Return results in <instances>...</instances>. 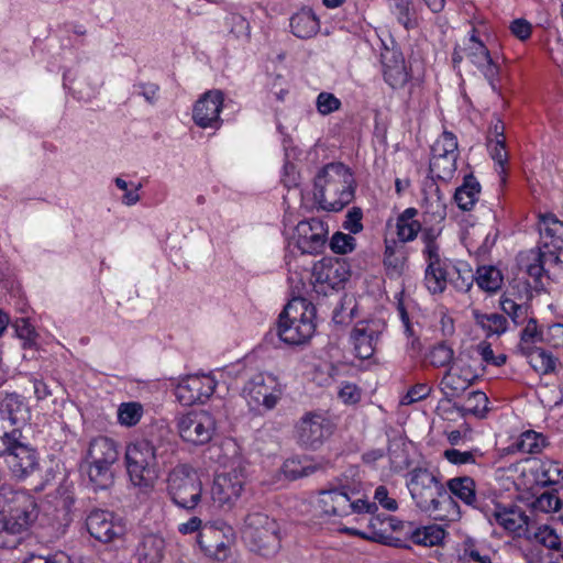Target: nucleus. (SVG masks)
<instances>
[{
  "label": "nucleus",
  "mask_w": 563,
  "mask_h": 563,
  "mask_svg": "<svg viewBox=\"0 0 563 563\" xmlns=\"http://www.w3.org/2000/svg\"><path fill=\"white\" fill-rule=\"evenodd\" d=\"M14 330L19 339L23 341V346L31 347L36 343L37 333L35 328L30 323L26 318H19L15 320Z\"/></svg>",
  "instance_id": "nucleus-52"
},
{
  "label": "nucleus",
  "mask_w": 563,
  "mask_h": 563,
  "mask_svg": "<svg viewBox=\"0 0 563 563\" xmlns=\"http://www.w3.org/2000/svg\"><path fill=\"white\" fill-rule=\"evenodd\" d=\"M341 106V100L331 92L322 91L318 95L316 100L317 110L322 115L338 111Z\"/></svg>",
  "instance_id": "nucleus-55"
},
{
  "label": "nucleus",
  "mask_w": 563,
  "mask_h": 563,
  "mask_svg": "<svg viewBox=\"0 0 563 563\" xmlns=\"http://www.w3.org/2000/svg\"><path fill=\"white\" fill-rule=\"evenodd\" d=\"M119 460L118 443L108 437L93 438L88 445L86 462L114 464Z\"/></svg>",
  "instance_id": "nucleus-28"
},
{
  "label": "nucleus",
  "mask_w": 563,
  "mask_h": 563,
  "mask_svg": "<svg viewBox=\"0 0 563 563\" xmlns=\"http://www.w3.org/2000/svg\"><path fill=\"white\" fill-rule=\"evenodd\" d=\"M158 90L159 86L154 82H136L133 85V93L142 96L151 104L157 101Z\"/></svg>",
  "instance_id": "nucleus-62"
},
{
  "label": "nucleus",
  "mask_w": 563,
  "mask_h": 563,
  "mask_svg": "<svg viewBox=\"0 0 563 563\" xmlns=\"http://www.w3.org/2000/svg\"><path fill=\"white\" fill-rule=\"evenodd\" d=\"M522 354L528 357L530 365L538 373L549 374L555 369L556 358L541 347L528 346Z\"/></svg>",
  "instance_id": "nucleus-40"
},
{
  "label": "nucleus",
  "mask_w": 563,
  "mask_h": 563,
  "mask_svg": "<svg viewBox=\"0 0 563 563\" xmlns=\"http://www.w3.org/2000/svg\"><path fill=\"white\" fill-rule=\"evenodd\" d=\"M87 530L96 540L108 543L125 533L121 518L108 510L95 509L86 519Z\"/></svg>",
  "instance_id": "nucleus-17"
},
{
  "label": "nucleus",
  "mask_w": 563,
  "mask_h": 563,
  "mask_svg": "<svg viewBox=\"0 0 563 563\" xmlns=\"http://www.w3.org/2000/svg\"><path fill=\"white\" fill-rule=\"evenodd\" d=\"M195 511L196 515L178 525L177 531L183 536L197 533V542L201 550L205 553L214 554L213 544L210 543L209 538L211 536L218 537L220 531L208 519L203 504L199 505Z\"/></svg>",
  "instance_id": "nucleus-21"
},
{
  "label": "nucleus",
  "mask_w": 563,
  "mask_h": 563,
  "mask_svg": "<svg viewBox=\"0 0 563 563\" xmlns=\"http://www.w3.org/2000/svg\"><path fill=\"white\" fill-rule=\"evenodd\" d=\"M180 438L192 445H203L211 441L216 432V419L207 410H192L176 418Z\"/></svg>",
  "instance_id": "nucleus-12"
},
{
  "label": "nucleus",
  "mask_w": 563,
  "mask_h": 563,
  "mask_svg": "<svg viewBox=\"0 0 563 563\" xmlns=\"http://www.w3.org/2000/svg\"><path fill=\"white\" fill-rule=\"evenodd\" d=\"M362 218V209L357 207L352 208L345 217L343 228L352 234L360 233L363 230Z\"/></svg>",
  "instance_id": "nucleus-63"
},
{
  "label": "nucleus",
  "mask_w": 563,
  "mask_h": 563,
  "mask_svg": "<svg viewBox=\"0 0 563 563\" xmlns=\"http://www.w3.org/2000/svg\"><path fill=\"white\" fill-rule=\"evenodd\" d=\"M406 485L415 506L434 520L455 522L462 510L446 492L440 476L427 467L416 466L406 475Z\"/></svg>",
  "instance_id": "nucleus-2"
},
{
  "label": "nucleus",
  "mask_w": 563,
  "mask_h": 563,
  "mask_svg": "<svg viewBox=\"0 0 563 563\" xmlns=\"http://www.w3.org/2000/svg\"><path fill=\"white\" fill-rule=\"evenodd\" d=\"M24 439L21 432V437L14 438L13 435L11 441L4 445V449H0V457L4 459L12 477L18 481L26 479L40 466L37 451Z\"/></svg>",
  "instance_id": "nucleus-9"
},
{
  "label": "nucleus",
  "mask_w": 563,
  "mask_h": 563,
  "mask_svg": "<svg viewBox=\"0 0 563 563\" xmlns=\"http://www.w3.org/2000/svg\"><path fill=\"white\" fill-rule=\"evenodd\" d=\"M382 63L385 81L393 89L402 88L409 79L402 55L396 51H387L382 54Z\"/></svg>",
  "instance_id": "nucleus-24"
},
{
  "label": "nucleus",
  "mask_w": 563,
  "mask_h": 563,
  "mask_svg": "<svg viewBox=\"0 0 563 563\" xmlns=\"http://www.w3.org/2000/svg\"><path fill=\"white\" fill-rule=\"evenodd\" d=\"M355 239L342 232H336L330 240V247L336 254H346L355 249Z\"/></svg>",
  "instance_id": "nucleus-56"
},
{
  "label": "nucleus",
  "mask_w": 563,
  "mask_h": 563,
  "mask_svg": "<svg viewBox=\"0 0 563 563\" xmlns=\"http://www.w3.org/2000/svg\"><path fill=\"white\" fill-rule=\"evenodd\" d=\"M453 350L444 342L437 344L429 353L430 363L435 367H444L453 360Z\"/></svg>",
  "instance_id": "nucleus-53"
},
{
  "label": "nucleus",
  "mask_w": 563,
  "mask_h": 563,
  "mask_svg": "<svg viewBox=\"0 0 563 563\" xmlns=\"http://www.w3.org/2000/svg\"><path fill=\"white\" fill-rule=\"evenodd\" d=\"M223 100L224 97L221 90L205 92L194 106V122L202 129L218 130L222 125L220 112L223 107Z\"/></svg>",
  "instance_id": "nucleus-18"
},
{
  "label": "nucleus",
  "mask_w": 563,
  "mask_h": 563,
  "mask_svg": "<svg viewBox=\"0 0 563 563\" xmlns=\"http://www.w3.org/2000/svg\"><path fill=\"white\" fill-rule=\"evenodd\" d=\"M355 188L349 167L342 163H329L314 177L313 196L322 210L338 212L354 199Z\"/></svg>",
  "instance_id": "nucleus-3"
},
{
  "label": "nucleus",
  "mask_w": 563,
  "mask_h": 563,
  "mask_svg": "<svg viewBox=\"0 0 563 563\" xmlns=\"http://www.w3.org/2000/svg\"><path fill=\"white\" fill-rule=\"evenodd\" d=\"M89 483L95 490L108 489L114 482L113 464L87 463Z\"/></svg>",
  "instance_id": "nucleus-38"
},
{
  "label": "nucleus",
  "mask_w": 563,
  "mask_h": 563,
  "mask_svg": "<svg viewBox=\"0 0 563 563\" xmlns=\"http://www.w3.org/2000/svg\"><path fill=\"white\" fill-rule=\"evenodd\" d=\"M475 282V274L466 263L453 264L451 262L450 279L451 284L457 291L467 292Z\"/></svg>",
  "instance_id": "nucleus-41"
},
{
  "label": "nucleus",
  "mask_w": 563,
  "mask_h": 563,
  "mask_svg": "<svg viewBox=\"0 0 563 563\" xmlns=\"http://www.w3.org/2000/svg\"><path fill=\"white\" fill-rule=\"evenodd\" d=\"M321 468L320 464L301 461L300 459H288L283 465V472L288 479L308 477Z\"/></svg>",
  "instance_id": "nucleus-43"
},
{
  "label": "nucleus",
  "mask_w": 563,
  "mask_h": 563,
  "mask_svg": "<svg viewBox=\"0 0 563 563\" xmlns=\"http://www.w3.org/2000/svg\"><path fill=\"white\" fill-rule=\"evenodd\" d=\"M446 492L451 497L457 498L464 505L482 511L486 517H488V510L484 506V504L477 498L476 495V483L470 476H459L450 478L445 483Z\"/></svg>",
  "instance_id": "nucleus-22"
},
{
  "label": "nucleus",
  "mask_w": 563,
  "mask_h": 563,
  "mask_svg": "<svg viewBox=\"0 0 563 563\" xmlns=\"http://www.w3.org/2000/svg\"><path fill=\"white\" fill-rule=\"evenodd\" d=\"M468 58L473 65L484 75L492 89L497 92V82L499 80V66L493 60L488 48L482 41H475V44L468 46Z\"/></svg>",
  "instance_id": "nucleus-23"
},
{
  "label": "nucleus",
  "mask_w": 563,
  "mask_h": 563,
  "mask_svg": "<svg viewBox=\"0 0 563 563\" xmlns=\"http://www.w3.org/2000/svg\"><path fill=\"white\" fill-rule=\"evenodd\" d=\"M316 307L302 297L292 298L279 314L277 335L290 345L307 342L316 331Z\"/></svg>",
  "instance_id": "nucleus-4"
},
{
  "label": "nucleus",
  "mask_w": 563,
  "mask_h": 563,
  "mask_svg": "<svg viewBox=\"0 0 563 563\" xmlns=\"http://www.w3.org/2000/svg\"><path fill=\"white\" fill-rule=\"evenodd\" d=\"M476 323L481 325L488 335H500L507 331V319L499 313L476 314Z\"/></svg>",
  "instance_id": "nucleus-47"
},
{
  "label": "nucleus",
  "mask_w": 563,
  "mask_h": 563,
  "mask_svg": "<svg viewBox=\"0 0 563 563\" xmlns=\"http://www.w3.org/2000/svg\"><path fill=\"white\" fill-rule=\"evenodd\" d=\"M225 23L230 27V32L236 37L250 36V23L243 15L230 13L225 19Z\"/></svg>",
  "instance_id": "nucleus-57"
},
{
  "label": "nucleus",
  "mask_w": 563,
  "mask_h": 563,
  "mask_svg": "<svg viewBox=\"0 0 563 563\" xmlns=\"http://www.w3.org/2000/svg\"><path fill=\"white\" fill-rule=\"evenodd\" d=\"M454 409L463 418L468 416L484 418L488 411V398L485 393L475 390L468 394L463 404H454Z\"/></svg>",
  "instance_id": "nucleus-36"
},
{
  "label": "nucleus",
  "mask_w": 563,
  "mask_h": 563,
  "mask_svg": "<svg viewBox=\"0 0 563 563\" xmlns=\"http://www.w3.org/2000/svg\"><path fill=\"white\" fill-rule=\"evenodd\" d=\"M291 33L301 40L313 37L320 30V22L311 9H302L290 18Z\"/></svg>",
  "instance_id": "nucleus-31"
},
{
  "label": "nucleus",
  "mask_w": 563,
  "mask_h": 563,
  "mask_svg": "<svg viewBox=\"0 0 563 563\" xmlns=\"http://www.w3.org/2000/svg\"><path fill=\"white\" fill-rule=\"evenodd\" d=\"M38 517L37 503L31 494L20 496L18 505L9 512L8 518L12 520L11 528L24 529L27 531Z\"/></svg>",
  "instance_id": "nucleus-25"
},
{
  "label": "nucleus",
  "mask_w": 563,
  "mask_h": 563,
  "mask_svg": "<svg viewBox=\"0 0 563 563\" xmlns=\"http://www.w3.org/2000/svg\"><path fill=\"white\" fill-rule=\"evenodd\" d=\"M350 277L345 262L333 258H322L313 265V288L318 294L327 295L329 290L344 286Z\"/></svg>",
  "instance_id": "nucleus-15"
},
{
  "label": "nucleus",
  "mask_w": 563,
  "mask_h": 563,
  "mask_svg": "<svg viewBox=\"0 0 563 563\" xmlns=\"http://www.w3.org/2000/svg\"><path fill=\"white\" fill-rule=\"evenodd\" d=\"M426 287L433 295L442 294L449 284L451 260L442 257L433 245H429L426 251Z\"/></svg>",
  "instance_id": "nucleus-20"
},
{
  "label": "nucleus",
  "mask_w": 563,
  "mask_h": 563,
  "mask_svg": "<svg viewBox=\"0 0 563 563\" xmlns=\"http://www.w3.org/2000/svg\"><path fill=\"white\" fill-rule=\"evenodd\" d=\"M246 483L245 467L241 461L228 472L214 476L211 487V498L221 508H232L241 497Z\"/></svg>",
  "instance_id": "nucleus-11"
},
{
  "label": "nucleus",
  "mask_w": 563,
  "mask_h": 563,
  "mask_svg": "<svg viewBox=\"0 0 563 563\" xmlns=\"http://www.w3.org/2000/svg\"><path fill=\"white\" fill-rule=\"evenodd\" d=\"M417 213L415 208H407L397 218V235L401 242L413 241L421 230L420 222L415 219Z\"/></svg>",
  "instance_id": "nucleus-39"
},
{
  "label": "nucleus",
  "mask_w": 563,
  "mask_h": 563,
  "mask_svg": "<svg viewBox=\"0 0 563 563\" xmlns=\"http://www.w3.org/2000/svg\"><path fill=\"white\" fill-rule=\"evenodd\" d=\"M526 273L532 279V284H529L537 292L545 291L544 279L547 277V271L542 254L531 250L526 258L522 260Z\"/></svg>",
  "instance_id": "nucleus-35"
},
{
  "label": "nucleus",
  "mask_w": 563,
  "mask_h": 563,
  "mask_svg": "<svg viewBox=\"0 0 563 563\" xmlns=\"http://www.w3.org/2000/svg\"><path fill=\"white\" fill-rule=\"evenodd\" d=\"M390 10L398 23L406 30L417 26V10L413 0H394Z\"/></svg>",
  "instance_id": "nucleus-42"
},
{
  "label": "nucleus",
  "mask_w": 563,
  "mask_h": 563,
  "mask_svg": "<svg viewBox=\"0 0 563 563\" xmlns=\"http://www.w3.org/2000/svg\"><path fill=\"white\" fill-rule=\"evenodd\" d=\"M242 534L250 550L262 556H273L280 549L278 523L258 509L245 516Z\"/></svg>",
  "instance_id": "nucleus-6"
},
{
  "label": "nucleus",
  "mask_w": 563,
  "mask_h": 563,
  "mask_svg": "<svg viewBox=\"0 0 563 563\" xmlns=\"http://www.w3.org/2000/svg\"><path fill=\"white\" fill-rule=\"evenodd\" d=\"M166 490L173 504L186 511L192 512L202 505V482L189 464H178L170 470Z\"/></svg>",
  "instance_id": "nucleus-7"
},
{
  "label": "nucleus",
  "mask_w": 563,
  "mask_h": 563,
  "mask_svg": "<svg viewBox=\"0 0 563 563\" xmlns=\"http://www.w3.org/2000/svg\"><path fill=\"white\" fill-rule=\"evenodd\" d=\"M385 329L386 323L383 319L373 318L357 321L350 334L355 355L361 360L371 358Z\"/></svg>",
  "instance_id": "nucleus-14"
},
{
  "label": "nucleus",
  "mask_w": 563,
  "mask_h": 563,
  "mask_svg": "<svg viewBox=\"0 0 563 563\" xmlns=\"http://www.w3.org/2000/svg\"><path fill=\"white\" fill-rule=\"evenodd\" d=\"M0 413L10 421L13 427H20L27 419V407L23 397L16 393L4 395L0 399Z\"/></svg>",
  "instance_id": "nucleus-32"
},
{
  "label": "nucleus",
  "mask_w": 563,
  "mask_h": 563,
  "mask_svg": "<svg viewBox=\"0 0 563 563\" xmlns=\"http://www.w3.org/2000/svg\"><path fill=\"white\" fill-rule=\"evenodd\" d=\"M11 522L12 520L8 517L0 520V548H15L27 532L24 529L11 528Z\"/></svg>",
  "instance_id": "nucleus-46"
},
{
  "label": "nucleus",
  "mask_w": 563,
  "mask_h": 563,
  "mask_svg": "<svg viewBox=\"0 0 563 563\" xmlns=\"http://www.w3.org/2000/svg\"><path fill=\"white\" fill-rule=\"evenodd\" d=\"M533 507L542 512L556 511L561 508V499L555 494L545 492L534 500Z\"/></svg>",
  "instance_id": "nucleus-59"
},
{
  "label": "nucleus",
  "mask_w": 563,
  "mask_h": 563,
  "mask_svg": "<svg viewBox=\"0 0 563 563\" xmlns=\"http://www.w3.org/2000/svg\"><path fill=\"white\" fill-rule=\"evenodd\" d=\"M29 493L23 489H15L9 484L0 486V512L11 511L18 505L20 496H26Z\"/></svg>",
  "instance_id": "nucleus-51"
},
{
  "label": "nucleus",
  "mask_w": 563,
  "mask_h": 563,
  "mask_svg": "<svg viewBox=\"0 0 563 563\" xmlns=\"http://www.w3.org/2000/svg\"><path fill=\"white\" fill-rule=\"evenodd\" d=\"M459 144L455 134L444 131L431 146L429 170L441 180H450L456 170Z\"/></svg>",
  "instance_id": "nucleus-10"
},
{
  "label": "nucleus",
  "mask_w": 563,
  "mask_h": 563,
  "mask_svg": "<svg viewBox=\"0 0 563 563\" xmlns=\"http://www.w3.org/2000/svg\"><path fill=\"white\" fill-rule=\"evenodd\" d=\"M283 395V386L277 377L269 373L258 372L251 375L242 388V397L253 410L264 408L272 410Z\"/></svg>",
  "instance_id": "nucleus-8"
},
{
  "label": "nucleus",
  "mask_w": 563,
  "mask_h": 563,
  "mask_svg": "<svg viewBox=\"0 0 563 563\" xmlns=\"http://www.w3.org/2000/svg\"><path fill=\"white\" fill-rule=\"evenodd\" d=\"M563 479V466L555 461L543 462L540 466L539 482L544 485H555Z\"/></svg>",
  "instance_id": "nucleus-50"
},
{
  "label": "nucleus",
  "mask_w": 563,
  "mask_h": 563,
  "mask_svg": "<svg viewBox=\"0 0 563 563\" xmlns=\"http://www.w3.org/2000/svg\"><path fill=\"white\" fill-rule=\"evenodd\" d=\"M538 338L539 331L537 320L530 318L520 334V343L518 346L520 352L523 353V350H527L528 346H532L531 344L534 343Z\"/></svg>",
  "instance_id": "nucleus-61"
},
{
  "label": "nucleus",
  "mask_w": 563,
  "mask_h": 563,
  "mask_svg": "<svg viewBox=\"0 0 563 563\" xmlns=\"http://www.w3.org/2000/svg\"><path fill=\"white\" fill-rule=\"evenodd\" d=\"M217 382L210 375H188L175 387V397L183 406L206 402L214 393Z\"/></svg>",
  "instance_id": "nucleus-16"
},
{
  "label": "nucleus",
  "mask_w": 563,
  "mask_h": 563,
  "mask_svg": "<svg viewBox=\"0 0 563 563\" xmlns=\"http://www.w3.org/2000/svg\"><path fill=\"white\" fill-rule=\"evenodd\" d=\"M333 432V423L318 411L305 413L295 427L297 443L305 449L318 450Z\"/></svg>",
  "instance_id": "nucleus-13"
},
{
  "label": "nucleus",
  "mask_w": 563,
  "mask_h": 563,
  "mask_svg": "<svg viewBox=\"0 0 563 563\" xmlns=\"http://www.w3.org/2000/svg\"><path fill=\"white\" fill-rule=\"evenodd\" d=\"M405 527V537L413 543L423 547H437L442 543L446 531L439 525H429L418 527L412 521H407Z\"/></svg>",
  "instance_id": "nucleus-27"
},
{
  "label": "nucleus",
  "mask_w": 563,
  "mask_h": 563,
  "mask_svg": "<svg viewBox=\"0 0 563 563\" xmlns=\"http://www.w3.org/2000/svg\"><path fill=\"white\" fill-rule=\"evenodd\" d=\"M472 384V378L454 372L452 368L446 371L440 382V389L444 394V398L451 401L453 397L459 396L466 390Z\"/></svg>",
  "instance_id": "nucleus-37"
},
{
  "label": "nucleus",
  "mask_w": 563,
  "mask_h": 563,
  "mask_svg": "<svg viewBox=\"0 0 563 563\" xmlns=\"http://www.w3.org/2000/svg\"><path fill=\"white\" fill-rule=\"evenodd\" d=\"M338 398L344 405H355L362 398V390L355 384L344 382L338 391Z\"/></svg>",
  "instance_id": "nucleus-60"
},
{
  "label": "nucleus",
  "mask_w": 563,
  "mask_h": 563,
  "mask_svg": "<svg viewBox=\"0 0 563 563\" xmlns=\"http://www.w3.org/2000/svg\"><path fill=\"white\" fill-rule=\"evenodd\" d=\"M534 540L548 549L558 550L560 547V538L555 530L549 526H541L534 532Z\"/></svg>",
  "instance_id": "nucleus-58"
},
{
  "label": "nucleus",
  "mask_w": 563,
  "mask_h": 563,
  "mask_svg": "<svg viewBox=\"0 0 563 563\" xmlns=\"http://www.w3.org/2000/svg\"><path fill=\"white\" fill-rule=\"evenodd\" d=\"M488 510V519L495 521L509 532H519L528 525L527 515L517 506L503 507L496 505L494 510Z\"/></svg>",
  "instance_id": "nucleus-30"
},
{
  "label": "nucleus",
  "mask_w": 563,
  "mask_h": 563,
  "mask_svg": "<svg viewBox=\"0 0 563 563\" xmlns=\"http://www.w3.org/2000/svg\"><path fill=\"white\" fill-rule=\"evenodd\" d=\"M545 445V438L533 430L525 431L514 443L515 449L520 453H539Z\"/></svg>",
  "instance_id": "nucleus-45"
},
{
  "label": "nucleus",
  "mask_w": 563,
  "mask_h": 563,
  "mask_svg": "<svg viewBox=\"0 0 563 563\" xmlns=\"http://www.w3.org/2000/svg\"><path fill=\"white\" fill-rule=\"evenodd\" d=\"M540 246L563 249V221L553 213L539 216Z\"/></svg>",
  "instance_id": "nucleus-26"
},
{
  "label": "nucleus",
  "mask_w": 563,
  "mask_h": 563,
  "mask_svg": "<svg viewBox=\"0 0 563 563\" xmlns=\"http://www.w3.org/2000/svg\"><path fill=\"white\" fill-rule=\"evenodd\" d=\"M459 559L464 563H492L488 555L482 554L475 540L466 538L461 544Z\"/></svg>",
  "instance_id": "nucleus-49"
},
{
  "label": "nucleus",
  "mask_w": 563,
  "mask_h": 563,
  "mask_svg": "<svg viewBox=\"0 0 563 563\" xmlns=\"http://www.w3.org/2000/svg\"><path fill=\"white\" fill-rule=\"evenodd\" d=\"M407 521L398 520L396 517L388 515H376L373 516L368 521L369 532L367 540L380 542L388 540V536L393 532H397L400 536L405 534V527Z\"/></svg>",
  "instance_id": "nucleus-29"
},
{
  "label": "nucleus",
  "mask_w": 563,
  "mask_h": 563,
  "mask_svg": "<svg viewBox=\"0 0 563 563\" xmlns=\"http://www.w3.org/2000/svg\"><path fill=\"white\" fill-rule=\"evenodd\" d=\"M317 509L322 517L343 518L350 515L377 511L375 503H371L365 494L357 467L351 466L332 478L327 488L319 490Z\"/></svg>",
  "instance_id": "nucleus-1"
},
{
  "label": "nucleus",
  "mask_w": 563,
  "mask_h": 563,
  "mask_svg": "<svg viewBox=\"0 0 563 563\" xmlns=\"http://www.w3.org/2000/svg\"><path fill=\"white\" fill-rule=\"evenodd\" d=\"M328 229L319 219L301 221L296 227L294 239L301 254H318L327 242Z\"/></svg>",
  "instance_id": "nucleus-19"
},
{
  "label": "nucleus",
  "mask_w": 563,
  "mask_h": 563,
  "mask_svg": "<svg viewBox=\"0 0 563 563\" xmlns=\"http://www.w3.org/2000/svg\"><path fill=\"white\" fill-rule=\"evenodd\" d=\"M159 446L148 439L131 442L125 449V466L134 486L151 488L159 474Z\"/></svg>",
  "instance_id": "nucleus-5"
},
{
  "label": "nucleus",
  "mask_w": 563,
  "mask_h": 563,
  "mask_svg": "<svg viewBox=\"0 0 563 563\" xmlns=\"http://www.w3.org/2000/svg\"><path fill=\"white\" fill-rule=\"evenodd\" d=\"M143 416V406L140 402H123L118 409V420L122 426L133 427Z\"/></svg>",
  "instance_id": "nucleus-48"
},
{
  "label": "nucleus",
  "mask_w": 563,
  "mask_h": 563,
  "mask_svg": "<svg viewBox=\"0 0 563 563\" xmlns=\"http://www.w3.org/2000/svg\"><path fill=\"white\" fill-rule=\"evenodd\" d=\"M488 148L490 152L492 158L495 161L496 165L500 168L498 173L501 175L505 173V164L508 161V153L506 151L505 139L488 141Z\"/></svg>",
  "instance_id": "nucleus-54"
},
{
  "label": "nucleus",
  "mask_w": 563,
  "mask_h": 563,
  "mask_svg": "<svg viewBox=\"0 0 563 563\" xmlns=\"http://www.w3.org/2000/svg\"><path fill=\"white\" fill-rule=\"evenodd\" d=\"M165 548L164 539L156 534H145L136 548L139 563H159Z\"/></svg>",
  "instance_id": "nucleus-33"
},
{
  "label": "nucleus",
  "mask_w": 563,
  "mask_h": 563,
  "mask_svg": "<svg viewBox=\"0 0 563 563\" xmlns=\"http://www.w3.org/2000/svg\"><path fill=\"white\" fill-rule=\"evenodd\" d=\"M443 455L450 463L455 465L472 464L475 462V456L472 451L462 452L456 449H449L444 451Z\"/></svg>",
  "instance_id": "nucleus-64"
},
{
  "label": "nucleus",
  "mask_w": 563,
  "mask_h": 563,
  "mask_svg": "<svg viewBox=\"0 0 563 563\" xmlns=\"http://www.w3.org/2000/svg\"><path fill=\"white\" fill-rule=\"evenodd\" d=\"M481 184L473 174L465 175L463 183L456 188L454 201L461 210L470 211L478 200Z\"/></svg>",
  "instance_id": "nucleus-34"
},
{
  "label": "nucleus",
  "mask_w": 563,
  "mask_h": 563,
  "mask_svg": "<svg viewBox=\"0 0 563 563\" xmlns=\"http://www.w3.org/2000/svg\"><path fill=\"white\" fill-rule=\"evenodd\" d=\"M475 280L481 289L495 292L501 287L503 276L494 266H482L476 272Z\"/></svg>",
  "instance_id": "nucleus-44"
}]
</instances>
